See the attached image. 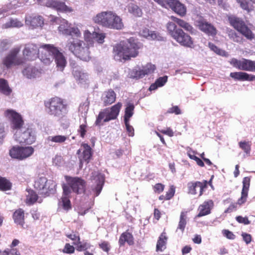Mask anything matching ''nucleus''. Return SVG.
Returning <instances> with one entry per match:
<instances>
[{"mask_svg": "<svg viewBox=\"0 0 255 255\" xmlns=\"http://www.w3.org/2000/svg\"><path fill=\"white\" fill-rule=\"evenodd\" d=\"M39 50L37 45L34 44H27L23 50L24 56L28 60H34L40 52V60L46 65L50 64L53 60L56 64L58 70L62 71L67 64L65 57L59 49L53 44H43Z\"/></svg>", "mask_w": 255, "mask_h": 255, "instance_id": "f257e3e1", "label": "nucleus"}, {"mask_svg": "<svg viewBox=\"0 0 255 255\" xmlns=\"http://www.w3.org/2000/svg\"><path fill=\"white\" fill-rule=\"evenodd\" d=\"M59 32L65 35H71L66 43V47L80 59L88 61L90 58L89 47L82 40L78 39L81 36L80 30L65 19L60 20L58 27Z\"/></svg>", "mask_w": 255, "mask_h": 255, "instance_id": "f03ea898", "label": "nucleus"}, {"mask_svg": "<svg viewBox=\"0 0 255 255\" xmlns=\"http://www.w3.org/2000/svg\"><path fill=\"white\" fill-rule=\"evenodd\" d=\"M5 116L11 122V128L14 132L13 138L19 143L31 144L36 139L35 131L29 128L23 127L24 122L21 115L16 111L8 109Z\"/></svg>", "mask_w": 255, "mask_h": 255, "instance_id": "7ed1b4c3", "label": "nucleus"}, {"mask_svg": "<svg viewBox=\"0 0 255 255\" xmlns=\"http://www.w3.org/2000/svg\"><path fill=\"white\" fill-rule=\"evenodd\" d=\"M140 46L141 44L133 38L121 41L114 47V59L122 61V60H128L130 57H135Z\"/></svg>", "mask_w": 255, "mask_h": 255, "instance_id": "20e7f679", "label": "nucleus"}, {"mask_svg": "<svg viewBox=\"0 0 255 255\" xmlns=\"http://www.w3.org/2000/svg\"><path fill=\"white\" fill-rule=\"evenodd\" d=\"M166 26L168 34L176 42L182 46L191 47L193 45L191 37L182 29L178 28L174 21L168 22Z\"/></svg>", "mask_w": 255, "mask_h": 255, "instance_id": "39448f33", "label": "nucleus"}, {"mask_svg": "<svg viewBox=\"0 0 255 255\" xmlns=\"http://www.w3.org/2000/svg\"><path fill=\"white\" fill-rule=\"evenodd\" d=\"M45 106L48 114L58 118L64 116L68 112L67 105L61 99L58 97L52 98L45 102Z\"/></svg>", "mask_w": 255, "mask_h": 255, "instance_id": "423d86ee", "label": "nucleus"}, {"mask_svg": "<svg viewBox=\"0 0 255 255\" xmlns=\"http://www.w3.org/2000/svg\"><path fill=\"white\" fill-rule=\"evenodd\" d=\"M122 106V103L119 102L111 108H106L101 111L97 118L95 125L101 126L104 123L116 119Z\"/></svg>", "mask_w": 255, "mask_h": 255, "instance_id": "0eeeda50", "label": "nucleus"}, {"mask_svg": "<svg viewBox=\"0 0 255 255\" xmlns=\"http://www.w3.org/2000/svg\"><path fill=\"white\" fill-rule=\"evenodd\" d=\"M34 186L40 194L48 196L56 191V183L53 180H48L45 177H38L35 181Z\"/></svg>", "mask_w": 255, "mask_h": 255, "instance_id": "6e6552de", "label": "nucleus"}, {"mask_svg": "<svg viewBox=\"0 0 255 255\" xmlns=\"http://www.w3.org/2000/svg\"><path fill=\"white\" fill-rule=\"evenodd\" d=\"M229 20L231 25L247 39L252 40L255 38V34L251 28L241 18L235 16H230Z\"/></svg>", "mask_w": 255, "mask_h": 255, "instance_id": "1a4fd4ad", "label": "nucleus"}, {"mask_svg": "<svg viewBox=\"0 0 255 255\" xmlns=\"http://www.w3.org/2000/svg\"><path fill=\"white\" fill-rule=\"evenodd\" d=\"M20 51L19 48H15L12 49L9 53L2 59V64L7 68L11 67L13 65H19L23 63L22 58L18 56Z\"/></svg>", "mask_w": 255, "mask_h": 255, "instance_id": "9d476101", "label": "nucleus"}, {"mask_svg": "<svg viewBox=\"0 0 255 255\" xmlns=\"http://www.w3.org/2000/svg\"><path fill=\"white\" fill-rule=\"evenodd\" d=\"M155 69V66L151 64H147L141 67L137 66L131 70L129 75L131 78L139 79L143 78L145 75L152 73Z\"/></svg>", "mask_w": 255, "mask_h": 255, "instance_id": "9b49d317", "label": "nucleus"}, {"mask_svg": "<svg viewBox=\"0 0 255 255\" xmlns=\"http://www.w3.org/2000/svg\"><path fill=\"white\" fill-rule=\"evenodd\" d=\"M46 6L62 13H70L73 9L67 6L64 2L61 0H47Z\"/></svg>", "mask_w": 255, "mask_h": 255, "instance_id": "f8f14e48", "label": "nucleus"}, {"mask_svg": "<svg viewBox=\"0 0 255 255\" xmlns=\"http://www.w3.org/2000/svg\"><path fill=\"white\" fill-rule=\"evenodd\" d=\"M112 14V11H102L94 16L92 19L95 23L109 28Z\"/></svg>", "mask_w": 255, "mask_h": 255, "instance_id": "ddd939ff", "label": "nucleus"}, {"mask_svg": "<svg viewBox=\"0 0 255 255\" xmlns=\"http://www.w3.org/2000/svg\"><path fill=\"white\" fill-rule=\"evenodd\" d=\"M166 1L165 8L169 7L181 16L186 14V8L178 0H165Z\"/></svg>", "mask_w": 255, "mask_h": 255, "instance_id": "4468645a", "label": "nucleus"}, {"mask_svg": "<svg viewBox=\"0 0 255 255\" xmlns=\"http://www.w3.org/2000/svg\"><path fill=\"white\" fill-rule=\"evenodd\" d=\"M68 185L73 191L77 193H81L84 191L85 186V181L79 177L67 178Z\"/></svg>", "mask_w": 255, "mask_h": 255, "instance_id": "2eb2a0df", "label": "nucleus"}, {"mask_svg": "<svg viewBox=\"0 0 255 255\" xmlns=\"http://www.w3.org/2000/svg\"><path fill=\"white\" fill-rule=\"evenodd\" d=\"M92 177L93 178V180L96 183V185L92 187V191L94 196H98L102 190L105 182V178L102 174L96 172L93 173Z\"/></svg>", "mask_w": 255, "mask_h": 255, "instance_id": "dca6fc26", "label": "nucleus"}, {"mask_svg": "<svg viewBox=\"0 0 255 255\" xmlns=\"http://www.w3.org/2000/svg\"><path fill=\"white\" fill-rule=\"evenodd\" d=\"M22 74L27 79L38 78L42 73V69L32 65H28L22 71Z\"/></svg>", "mask_w": 255, "mask_h": 255, "instance_id": "f3484780", "label": "nucleus"}, {"mask_svg": "<svg viewBox=\"0 0 255 255\" xmlns=\"http://www.w3.org/2000/svg\"><path fill=\"white\" fill-rule=\"evenodd\" d=\"M84 36L85 40L90 44L93 42L94 41L102 44L104 42L105 38V35L103 33H99L95 31L91 33L88 30L85 31Z\"/></svg>", "mask_w": 255, "mask_h": 255, "instance_id": "a211bd4d", "label": "nucleus"}, {"mask_svg": "<svg viewBox=\"0 0 255 255\" xmlns=\"http://www.w3.org/2000/svg\"><path fill=\"white\" fill-rule=\"evenodd\" d=\"M198 26L201 31L208 35L214 36L217 33L216 29L214 26L204 20L199 21Z\"/></svg>", "mask_w": 255, "mask_h": 255, "instance_id": "6ab92c4d", "label": "nucleus"}, {"mask_svg": "<svg viewBox=\"0 0 255 255\" xmlns=\"http://www.w3.org/2000/svg\"><path fill=\"white\" fill-rule=\"evenodd\" d=\"M251 178L249 177H245L243 181V188L241 192V197L238 200L237 204L242 205L244 203L248 197V191L250 186Z\"/></svg>", "mask_w": 255, "mask_h": 255, "instance_id": "aec40b11", "label": "nucleus"}, {"mask_svg": "<svg viewBox=\"0 0 255 255\" xmlns=\"http://www.w3.org/2000/svg\"><path fill=\"white\" fill-rule=\"evenodd\" d=\"M205 186V185H204L202 182L199 181L195 182H191L188 183L189 193L193 195H195L197 194L198 191H199V196H201L202 194L203 189Z\"/></svg>", "mask_w": 255, "mask_h": 255, "instance_id": "412c9836", "label": "nucleus"}, {"mask_svg": "<svg viewBox=\"0 0 255 255\" xmlns=\"http://www.w3.org/2000/svg\"><path fill=\"white\" fill-rule=\"evenodd\" d=\"M214 206V203L212 200H208L204 202L198 208L199 213L197 215L198 217L206 216L211 213V210Z\"/></svg>", "mask_w": 255, "mask_h": 255, "instance_id": "4be33fe9", "label": "nucleus"}, {"mask_svg": "<svg viewBox=\"0 0 255 255\" xmlns=\"http://www.w3.org/2000/svg\"><path fill=\"white\" fill-rule=\"evenodd\" d=\"M111 17L109 28L120 30L124 27V23L120 16L112 11Z\"/></svg>", "mask_w": 255, "mask_h": 255, "instance_id": "5701e85b", "label": "nucleus"}, {"mask_svg": "<svg viewBox=\"0 0 255 255\" xmlns=\"http://www.w3.org/2000/svg\"><path fill=\"white\" fill-rule=\"evenodd\" d=\"M116 98V94L112 90L105 92L102 97L104 106H106L113 103Z\"/></svg>", "mask_w": 255, "mask_h": 255, "instance_id": "b1692460", "label": "nucleus"}, {"mask_svg": "<svg viewBox=\"0 0 255 255\" xmlns=\"http://www.w3.org/2000/svg\"><path fill=\"white\" fill-rule=\"evenodd\" d=\"M25 23L33 27L41 26L44 24L43 18L40 15L26 17Z\"/></svg>", "mask_w": 255, "mask_h": 255, "instance_id": "393cba45", "label": "nucleus"}, {"mask_svg": "<svg viewBox=\"0 0 255 255\" xmlns=\"http://www.w3.org/2000/svg\"><path fill=\"white\" fill-rule=\"evenodd\" d=\"M68 137L62 135L49 136L46 139V143L49 146H54L55 143L61 144L65 142Z\"/></svg>", "mask_w": 255, "mask_h": 255, "instance_id": "a878e982", "label": "nucleus"}, {"mask_svg": "<svg viewBox=\"0 0 255 255\" xmlns=\"http://www.w3.org/2000/svg\"><path fill=\"white\" fill-rule=\"evenodd\" d=\"M140 35L146 38H147L150 40H155L156 39L157 40H161L162 39V37L160 36L158 34L156 33L153 31H150L147 28H142L139 32Z\"/></svg>", "mask_w": 255, "mask_h": 255, "instance_id": "bb28decb", "label": "nucleus"}, {"mask_svg": "<svg viewBox=\"0 0 255 255\" xmlns=\"http://www.w3.org/2000/svg\"><path fill=\"white\" fill-rule=\"evenodd\" d=\"M73 75L77 81L81 84H85L88 81V75L86 73L81 70L74 69L73 71Z\"/></svg>", "mask_w": 255, "mask_h": 255, "instance_id": "cd10ccee", "label": "nucleus"}, {"mask_svg": "<svg viewBox=\"0 0 255 255\" xmlns=\"http://www.w3.org/2000/svg\"><path fill=\"white\" fill-rule=\"evenodd\" d=\"M13 218L15 224L22 227L24 224V211L21 209L16 210L13 213Z\"/></svg>", "mask_w": 255, "mask_h": 255, "instance_id": "c85d7f7f", "label": "nucleus"}, {"mask_svg": "<svg viewBox=\"0 0 255 255\" xmlns=\"http://www.w3.org/2000/svg\"><path fill=\"white\" fill-rule=\"evenodd\" d=\"M127 242L129 245L133 244V238L131 234L128 232H124L120 236L119 243L120 246H124Z\"/></svg>", "mask_w": 255, "mask_h": 255, "instance_id": "c756f323", "label": "nucleus"}, {"mask_svg": "<svg viewBox=\"0 0 255 255\" xmlns=\"http://www.w3.org/2000/svg\"><path fill=\"white\" fill-rule=\"evenodd\" d=\"M23 26L22 22L16 18H9L7 22L2 25V28H19Z\"/></svg>", "mask_w": 255, "mask_h": 255, "instance_id": "7c9ffc66", "label": "nucleus"}, {"mask_svg": "<svg viewBox=\"0 0 255 255\" xmlns=\"http://www.w3.org/2000/svg\"><path fill=\"white\" fill-rule=\"evenodd\" d=\"M171 19L175 23L179 25V26L184 28L185 30H187L189 32L192 31V26L184 20L179 19L173 16H171Z\"/></svg>", "mask_w": 255, "mask_h": 255, "instance_id": "2f4dec72", "label": "nucleus"}, {"mask_svg": "<svg viewBox=\"0 0 255 255\" xmlns=\"http://www.w3.org/2000/svg\"><path fill=\"white\" fill-rule=\"evenodd\" d=\"M254 61L243 59L242 60L241 70L251 72H255Z\"/></svg>", "mask_w": 255, "mask_h": 255, "instance_id": "473e14b6", "label": "nucleus"}, {"mask_svg": "<svg viewBox=\"0 0 255 255\" xmlns=\"http://www.w3.org/2000/svg\"><path fill=\"white\" fill-rule=\"evenodd\" d=\"M12 90L9 87L7 81L0 78V92L5 96H9Z\"/></svg>", "mask_w": 255, "mask_h": 255, "instance_id": "72a5a7b5", "label": "nucleus"}, {"mask_svg": "<svg viewBox=\"0 0 255 255\" xmlns=\"http://www.w3.org/2000/svg\"><path fill=\"white\" fill-rule=\"evenodd\" d=\"M167 238L165 235V233L163 232L157 241L156 244V250L157 251H163L165 248Z\"/></svg>", "mask_w": 255, "mask_h": 255, "instance_id": "f704fd0d", "label": "nucleus"}, {"mask_svg": "<svg viewBox=\"0 0 255 255\" xmlns=\"http://www.w3.org/2000/svg\"><path fill=\"white\" fill-rule=\"evenodd\" d=\"M34 152V148L31 146H21L20 160H22L30 156Z\"/></svg>", "mask_w": 255, "mask_h": 255, "instance_id": "c9c22d12", "label": "nucleus"}, {"mask_svg": "<svg viewBox=\"0 0 255 255\" xmlns=\"http://www.w3.org/2000/svg\"><path fill=\"white\" fill-rule=\"evenodd\" d=\"M92 156L91 148L88 144L83 145V149L82 152V160L86 161L87 163L89 162Z\"/></svg>", "mask_w": 255, "mask_h": 255, "instance_id": "e433bc0d", "label": "nucleus"}, {"mask_svg": "<svg viewBox=\"0 0 255 255\" xmlns=\"http://www.w3.org/2000/svg\"><path fill=\"white\" fill-rule=\"evenodd\" d=\"M134 109V106L133 104L130 103H128L125 109L124 121H129L130 118L133 115Z\"/></svg>", "mask_w": 255, "mask_h": 255, "instance_id": "4c0bfd02", "label": "nucleus"}, {"mask_svg": "<svg viewBox=\"0 0 255 255\" xmlns=\"http://www.w3.org/2000/svg\"><path fill=\"white\" fill-rule=\"evenodd\" d=\"M20 150L21 146L18 145L13 146L9 150V155L12 158L20 160L21 157Z\"/></svg>", "mask_w": 255, "mask_h": 255, "instance_id": "58836bf2", "label": "nucleus"}, {"mask_svg": "<svg viewBox=\"0 0 255 255\" xmlns=\"http://www.w3.org/2000/svg\"><path fill=\"white\" fill-rule=\"evenodd\" d=\"M26 202L29 205L33 204L38 200L37 195L34 191L32 190H28L27 194H26Z\"/></svg>", "mask_w": 255, "mask_h": 255, "instance_id": "ea45409f", "label": "nucleus"}, {"mask_svg": "<svg viewBox=\"0 0 255 255\" xmlns=\"http://www.w3.org/2000/svg\"><path fill=\"white\" fill-rule=\"evenodd\" d=\"M232 78L239 81H246L248 74L243 72H232L230 75Z\"/></svg>", "mask_w": 255, "mask_h": 255, "instance_id": "a19ab883", "label": "nucleus"}, {"mask_svg": "<svg viewBox=\"0 0 255 255\" xmlns=\"http://www.w3.org/2000/svg\"><path fill=\"white\" fill-rule=\"evenodd\" d=\"M89 103L88 101H85L83 104H81L79 108V111L81 114V117L86 120V115L89 110Z\"/></svg>", "mask_w": 255, "mask_h": 255, "instance_id": "79ce46f5", "label": "nucleus"}, {"mask_svg": "<svg viewBox=\"0 0 255 255\" xmlns=\"http://www.w3.org/2000/svg\"><path fill=\"white\" fill-rule=\"evenodd\" d=\"M186 225V213L182 212L180 216V221L177 227V230L179 229L183 232Z\"/></svg>", "mask_w": 255, "mask_h": 255, "instance_id": "37998d69", "label": "nucleus"}, {"mask_svg": "<svg viewBox=\"0 0 255 255\" xmlns=\"http://www.w3.org/2000/svg\"><path fill=\"white\" fill-rule=\"evenodd\" d=\"M73 244L77 246V250L78 251H85L90 248V245L87 242L82 243L80 242V237H78V241L77 242H74Z\"/></svg>", "mask_w": 255, "mask_h": 255, "instance_id": "c03bdc74", "label": "nucleus"}, {"mask_svg": "<svg viewBox=\"0 0 255 255\" xmlns=\"http://www.w3.org/2000/svg\"><path fill=\"white\" fill-rule=\"evenodd\" d=\"M128 11L133 13L134 15L140 16L141 15V10L139 7L134 4H131L128 8Z\"/></svg>", "mask_w": 255, "mask_h": 255, "instance_id": "a18cd8bd", "label": "nucleus"}, {"mask_svg": "<svg viewBox=\"0 0 255 255\" xmlns=\"http://www.w3.org/2000/svg\"><path fill=\"white\" fill-rule=\"evenodd\" d=\"M11 187L10 183L4 178L0 176V190H7Z\"/></svg>", "mask_w": 255, "mask_h": 255, "instance_id": "49530a36", "label": "nucleus"}, {"mask_svg": "<svg viewBox=\"0 0 255 255\" xmlns=\"http://www.w3.org/2000/svg\"><path fill=\"white\" fill-rule=\"evenodd\" d=\"M11 45L10 40L5 39L0 40V52H2L8 49Z\"/></svg>", "mask_w": 255, "mask_h": 255, "instance_id": "de8ad7c7", "label": "nucleus"}, {"mask_svg": "<svg viewBox=\"0 0 255 255\" xmlns=\"http://www.w3.org/2000/svg\"><path fill=\"white\" fill-rule=\"evenodd\" d=\"M52 162L53 164L55 166H61L64 163V160L61 155L56 154L54 157L53 158Z\"/></svg>", "mask_w": 255, "mask_h": 255, "instance_id": "09e8293b", "label": "nucleus"}, {"mask_svg": "<svg viewBox=\"0 0 255 255\" xmlns=\"http://www.w3.org/2000/svg\"><path fill=\"white\" fill-rule=\"evenodd\" d=\"M239 146L241 148L245 153L249 154L251 151V145L246 141H240L239 142Z\"/></svg>", "mask_w": 255, "mask_h": 255, "instance_id": "8fccbe9b", "label": "nucleus"}, {"mask_svg": "<svg viewBox=\"0 0 255 255\" xmlns=\"http://www.w3.org/2000/svg\"><path fill=\"white\" fill-rule=\"evenodd\" d=\"M62 206L65 210H68L71 208L70 201L69 197H62L61 198Z\"/></svg>", "mask_w": 255, "mask_h": 255, "instance_id": "3c124183", "label": "nucleus"}, {"mask_svg": "<svg viewBox=\"0 0 255 255\" xmlns=\"http://www.w3.org/2000/svg\"><path fill=\"white\" fill-rule=\"evenodd\" d=\"M168 77L164 76L158 78L156 81V84L158 85L159 87H162L167 81Z\"/></svg>", "mask_w": 255, "mask_h": 255, "instance_id": "603ef678", "label": "nucleus"}, {"mask_svg": "<svg viewBox=\"0 0 255 255\" xmlns=\"http://www.w3.org/2000/svg\"><path fill=\"white\" fill-rule=\"evenodd\" d=\"M84 121H85V124H81L79 127V128L78 129V132L80 133V136L82 137H84L85 133L87 131L86 122V120H84Z\"/></svg>", "mask_w": 255, "mask_h": 255, "instance_id": "864d4df0", "label": "nucleus"}, {"mask_svg": "<svg viewBox=\"0 0 255 255\" xmlns=\"http://www.w3.org/2000/svg\"><path fill=\"white\" fill-rule=\"evenodd\" d=\"M75 251V248L73 246L69 244H66L64 248L63 249V253L67 254H72Z\"/></svg>", "mask_w": 255, "mask_h": 255, "instance_id": "5fc2aeb1", "label": "nucleus"}, {"mask_svg": "<svg viewBox=\"0 0 255 255\" xmlns=\"http://www.w3.org/2000/svg\"><path fill=\"white\" fill-rule=\"evenodd\" d=\"M126 127V129L128 133V134L130 136H133L134 135V129L133 127L129 125V121H124Z\"/></svg>", "mask_w": 255, "mask_h": 255, "instance_id": "6e6d98bb", "label": "nucleus"}, {"mask_svg": "<svg viewBox=\"0 0 255 255\" xmlns=\"http://www.w3.org/2000/svg\"><path fill=\"white\" fill-rule=\"evenodd\" d=\"M242 60H238L236 58H232L230 61V64L234 67L241 70Z\"/></svg>", "mask_w": 255, "mask_h": 255, "instance_id": "4d7b16f0", "label": "nucleus"}, {"mask_svg": "<svg viewBox=\"0 0 255 255\" xmlns=\"http://www.w3.org/2000/svg\"><path fill=\"white\" fill-rule=\"evenodd\" d=\"M222 233L225 237L229 239L234 240L235 238V235L229 230H223Z\"/></svg>", "mask_w": 255, "mask_h": 255, "instance_id": "13d9d810", "label": "nucleus"}, {"mask_svg": "<svg viewBox=\"0 0 255 255\" xmlns=\"http://www.w3.org/2000/svg\"><path fill=\"white\" fill-rule=\"evenodd\" d=\"M175 193V188L173 186H171L168 191L166 193L165 198L166 200L170 199Z\"/></svg>", "mask_w": 255, "mask_h": 255, "instance_id": "bf43d9fd", "label": "nucleus"}, {"mask_svg": "<svg viewBox=\"0 0 255 255\" xmlns=\"http://www.w3.org/2000/svg\"><path fill=\"white\" fill-rule=\"evenodd\" d=\"M208 46L211 50L214 51L217 54H221L222 50L218 48L215 45L211 42L208 43Z\"/></svg>", "mask_w": 255, "mask_h": 255, "instance_id": "052dcab7", "label": "nucleus"}, {"mask_svg": "<svg viewBox=\"0 0 255 255\" xmlns=\"http://www.w3.org/2000/svg\"><path fill=\"white\" fill-rule=\"evenodd\" d=\"M63 197H69V195L71 193V187L69 185H66L64 184L63 185Z\"/></svg>", "mask_w": 255, "mask_h": 255, "instance_id": "680f3d73", "label": "nucleus"}, {"mask_svg": "<svg viewBox=\"0 0 255 255\" xmlns=\"http://www.w3.org/2000/svg\"><path fill=\"white\" fill-rule=\"evenodd\" d=\"M101 249L106 252H108L110 249V245L108 242H103L99 245Z\"/></svg>", "mask_w": 255, "mask_h": 255, "instance_id": "e2e57ef3", "label": "nucleus"}, {"mask_svg": "<svg viewBox=\"0 0 255 255\" xmlns=\"http://www.w3.org/2000/svg\"><path fill=\"white\" fill-rule=\"evenodd\" d=\"M5 134L4 127L0 125V145L2 143Z\"/></svg>", "mask_w": 255, "mask_h": 255, "instance_id": "0e129e2a", "label": "nucleus"}, {"mask_svg": "<svg viewBox=\"0 0 255 255\" xmlns=\"http://www.w3.org/2000/svg\"><path fill=\"white\" fill-rule=\"evenodd\" d=\"M236 220L239 223H243L245 225H248L250 224V221L247 218H244L239 216L236 217Z\"/></svg>", "mask_w": 255, "mask_h": 255, "instance_id": "69168bd1", "label": "nucleus"}, {"mask_svg": "<svg viewBox=\"0 0 255 255\" xmlns=\"http://www.w3.org/2000/svg\"><path fill=\"white\" fill-rule=\"evenodd\" d=\"M244 241L247 244H249L252 241V237L251 235L247 233H243L242 235Z\"/></svg>", "mask_w": 255, "mask_h": 255, "instance_id": "338daca9", "label": "nucleus"}, {"mask_svg": "<svg viewBox=\"0 0 255 255\" xmlns=\"http://www.w3.org/2000/svg\"><path fill=\"white\" fill-rule=\"evenodd\" d=\"M169 112L170 113H175L176 115L181 114V111L178 106H173L169 109Z\"/></svg>", "mask_w": 255, "mask_h": 255, "instance_id": "774afa93", "label": "nucleus"}]
</instances>
